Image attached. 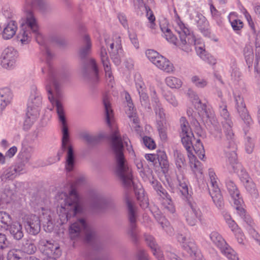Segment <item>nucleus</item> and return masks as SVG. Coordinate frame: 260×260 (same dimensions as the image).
Segmentation results:
<instances>
[{
    "instance_id": "51",
    "label": "nucleus",
    "mask_w": 260,
    "mask_h": 260,
    "mask_svg": "<svg viewBox=\"0 0 260 260\" xmlns=\"http://www.w3.org/2000/svg\"><path fill=\"white\" fill-rule=\"evenodd\" d=\"M17 149L16 147H12L7 151L6 155L9 157H12L16 153Z\"/></svg>"
},
{
    "instance_id": "31",
    "label": "nucleus",
    "mask_w": 260,
    "mask_h": 260,
    "mask_svg": "<svg viewBox=\"0 0 260 260\" xmlns=\"http://www.w3.org/2000/svg\"><path fill=\"white\" fill-rule=\"evenodd\" d=\"M181 128V135H192L193 133L189 126L188 122L186 119L182 117L180 119Z\"/></svg>"
},
{
    "instance_id": "41",
    "label": "nucleus",
    "mask_w": 260,
    "mask_h": 260,
    "mask_svg": "<svg viewBox=\"0 0 260 260\" xmlns=\"http://www.w3.org/2000/svg\"><path fill=\"white\" fill-rule=\"evenodd\" d=\"M226 257L230 260H238V257L235 252L231 249H227L225 252Z\"/></svg>"
},
{
    "instance_id": "49",
    "label": "nucleus",
    "mask_w": 260,
    "mask_h": 260,
    "mask_svg": "<svg viewBox=\"0 0 260 260\" xmlns=\"http://www.w3.org/2000/svg\"><path fill=\"white\" fill-rule=\"evenodd\" d=\"M158 129L159 131V135L160 138L162 140H166L167 138V134L166 132V129L165 128H162L160 126L158 127Z\"/></svg>"
},
{
    "instance_id": "39",
    "label": "nucleus",
    "mask_w": 260,
    "mask_h": 260,
    "mask_svg": "<svg viewBox=\"0 0 260 260\" xmlns=\"http://www.w3.org/2000/svg\"><path fill=\"white\" fill-rule=\"evenodd\" d=\"M101 57L103 66H107V64H109V61L107 56V53L105 49H102L101 52Z\"/></svg>"
},
{
    "instance_id": "5",
    "label": "nucleus",
    "mask_w": 260,
    "mask_h": 260,
    "mask_svg": "<svg viewBox=\"0 0 260 260\" xmlns=\"http://www.w3.org/2000/svg\"><path fill=\"white\" fill-rule=\"evenodd\" d=\"M35 35L36 40L39 43H42L43 38L42 35L38 32V26L36 20L31 13L28 14L27 16L26 22L22 25V28L19 33L17 38L22 44H27L30 39V31Z\"/></svg>"
},
{
    "instance_id": "28",
    "label": "nucleus",
    "mask_w": 260,
    "mask_h": 260,
    "mask_svg": "<svg viewBox=\"0 0 260 260\" xmlns=\"http://www.w3.org/2000/svg\"><path fill=\"white\" fill-rule=\"evenodd\" d=\"M157 159L162 168L167 169L169 167L167 156L164 151L158 150L157 153Z\"/></svg>"
},
{
    "instance_id": "34",
    "label": "nucleus",
    "mask_w": 260,
    "mask_h": 260,
    "mask_svg": "<svg viewBox=\"0 0 260 260\" xmlns=\"http://www.w3.org/2000/svg\"><path fill=\"white\" fill-rule=\"evenodd\" d=\"M143 142L145 145L150 149L155 148V144L154 141L150 137L145 136L143 138Z\"/></svg>"
},
{
    "instance_id": "44",
    "label": "nucleus",
    "mask_w": 260,
    "mask_h": 260,
    "mask_svg": "<svg viewBox=\"0 0 260 260\" xmlns=\"http://www.w3.org/2000/svg\"><path fill=\"white\" fill-rule=\"evenodd\" d=\"M145 157L147 160L153 162L154 164L156 163L157 154H147L145 155Z\"/></svg>"
},
{
    "instance_id": "58",
    "label": "nucleus",
    "mask_w": 260,
    "mask_h": 260,
    "mask_svg": "<svg viewBox=\"0 0 260 260\" xmlns=\"http://www.w3.org/2000/svg\"><path fill=\"white\" fill-rule=\"evenodd\" d=\"M119 19L121 22V24L124 26H126L127 25V20L126 17L123 15H119L118 16Z\"/></svg>"
},
{
    "instance_id": "63",
    "label": "nucleus",
    "mask_w": 260,
    "mask_h": 260,
    "mask_svg": "<svg viewBox=\"0 0 260 260\" xmlns=\"http://www.w3.org/2000/svg\"><path fill=\"white\" fill-rule=\"evenodd\" d=\"M248 24L250 27L252 29V30H255V27H254V24L253 21H251V22H249Z\"/></svg>"
},
{
    "instance_id": "11",
    "label": "nucleus",
    "mask_w": 260,
    "mask_h": 260,
    "mask_svg": "<svg viewBox=\"0 0 260 260\" xmlns=\"http://www.w3.org/2000/svg\"><path fill=\"white\" fill-rule=\"evenodd\" d=\"M16 54V52L12 49L9 48L5 49L1 57L2 66L6 69L11 68L15 63Z\"/></svg>"
},
{
    "instance_id": "16",
    "label": "nucleus",
    "mask_w": 260,
    "mask_h": 260,
    "mask_svg": "<svg viewBox=\"0 0 260 260\" xmlns=\"http://www.w3.org/2000/svg\"><path fill=\"white\" fill-rule=\"evenodd\" d=\"M145 240L147 244L153 251V254L158 258V260H162L163 254L157 248V245L155 244L154 238L150 235L146 236Z\"/></svg>"
},
{
    "instance_id": "55",
    "label": "nucleus",
    "mask_w": 260,
    "mask_h": 260,
    "mask_svg": "<svg viewBox=\"0 0 260 260\" xmlns=\"http://www.w3.org/2000/svg\"><path fill=\"white\" fill-rule=\"evenodd\" d=\"M138 91L140 94L141 101H142V100H143L144 102H146L148 99L147 95L144 92H143V89L140 90V89L138 88Z\"/></svg>"
},
{
    "instance_id": "36",
    "label": "nucleus",
    "mask_w": 260,
    "mask_h": 260,
    "mask_svg": "<svg viewBox=\"0 0 260 260\" xmlns=\"http://www.w3.org/2000/svg\"><path fill=\"white\" fill-rule=\"evenodd\" d=\"M9 246V241L5 234L0 233V249L3 250Z\"/></svg>"
},
{
    "instance_id": "13",
    "label": "nucleus",
    "mask_w": 260,
    "mask_h": 260,
    "mask_svg": "<svg viewBox=\"0 0 260 260\" xmlns=\"http://www.w3.org/2000/svg\"><path fill=\"white\" fill-rule=\"evenodd\" d=\"M9 226V230L14 238L20 240L23 237L22 225L19 222H14Z\"/></svg>"
},
{
    "instance_id": "14",
    "label": "nucleus",
    "mask_w": 260,
    "mask_h": 260,
    "mask_svg": "<svg viewBox=\"0 0 260 260\" xmlns=\"http://www.w3.org/2000/svg\"><path fill=\"white\" fill-rule=\"evenodd\" d=\"M212 187L210 193L213 201L217 207L221 208L223 206V202L218 185Z\"/></svg>"
},
{
    "instance_id": "48",
    "label": "nucleus",
    "mask_w": 260,
    "mask_h": 260,
    "mask_svg": "<svg viewBox=\"0 0 260 260\" xmlns=\"http://www.w3.org/2000/svg\"><path fill=\"white\" fill-rule=\"evenodd\" d=\"M167 100L174 106H176L178 104L177 100L173 95H167Z\"/></svg>"
},
{
    "instance_id": "3",
    "label": "nucleus",
    "mask_w": 260,
    "mask_h": 260,
    "mask_svg": "<svg viewBox=\"0 0 260 260\" xmlns=\"http://www.w3.org/2000/svg\"><path fill=\"white\" fill-rule=\"evenodd\" d=\"M175 29L179 35L180 41L178 43L176 37L173 35L170 29L166 28L162 30L168 41L178 45L182 50L186 52L190 51L191 50V46L195 43L194 36L180 20L177 21Z\"/></svg>"
},
{
    "instance_id": "10",
    "label": "nucleus",
    "mask_w": 260,
    "mask_h": 260,
    "mask_svg": "<svg viewBox=\"0 0 260 260\" xmlns=\"http://www.w3.org/2000/svg\"><path fill=\"white\" fill-rule=\"evenodd\" d=\"M190 207L185 215L186 220L188 225L193 226L201 220L202 213L196 204H190Z\"/></svg>"
},
{
    "instance_id": "15",
    "label": "nucleus",
    "mask_w": 260,
    "mask_h": 260,
    "mask_svg": "<svg viewBox=\"0 0 260 260\" xmlns=\"http://www.w3.org/2000/svg\"><path fill=\"white\" fill-rule=\"evenodd\" d=\"M196 50L198 55L203 60H207L210 63L215 64V59L210 55L205 49L204 44H200L196 47Z\"/></svg>"
},
{
    "instance_id": "23",
    "label": "nucleus",
    "mask_w": 260,
    "mask_h": 260,
    "mask_svg": "<svg viewBox=\"0 0 260 260\" xmlns=\"http://www.w3.org/2000/svg\"><path fill=\"white\" fill-rule=\"evenodd\" d=\"M193 137V134H192V135H189V134L181 135V141L184 147L185 148L187 153H189V152H192V138Z\"/></svg>"
},
{
    "instance_id": "32",
    "label": "nucleus",
    "mask_w": 260,
    "mask_h": 260,
    "mask_svg": "<svg viewBox=\"0 0 260 260\" xmlns=\"http://www.w3.org/2000/svg\"><path fill=\"white\" fill-rule=\"evenodd\" d=\"M191 80L192 82L199 88H204L208 84L206 79L201 78L197 75L192 76Z\"/></svg>"
},
{
    "instance_id": "6",
    "label": "nucleus",
    "mask_w": 260,
    "mask_h": 260,
    "mask_svg": "<svg viewBox=\"0 0 260 260\" xmlns=\"http://www.w3.org/2000/svg\"><path fill=\"white\" fill-rule=\"evenodd\" d=\"M70 235L72 239L84 235L85 240L88 242L91 241L93 237L92 230L83 219L78 220L70 226Z\"/></svg>"
},
{
    "instance_id": "60",
    "label": "nucleus",
    "mask_w": 260,
    "mask_h": 260,
    "mask_svg": "<svg viewBox=\"0 0 260 260\" xmlns=\"http://www.w3.org/2000/svg\"><path fill=\"white\" fill-rule=\"evenodd\" d=\"M155 189L157 191H159L160 192L162 193V194L165 195V190L162 188L161 185H159L157 184V186Z\"/></svg>"
},
{
    "instance_id": "50",
    "label": "nucleus",
    "mask_w": 260,
    "mask_h": 260,
    "mask_svg": "<svg viewBox=\"0 0 260 260\" xmlns=\"http://www.w3.org/2000/svg\"><path fill=\"white\" fill-rule=\"evenodd\" d=\"M90 65L91 66V69H92L93 71L94 72L95 75L97 76L98 73V69L97 68V66L96 65L95 62L94 60L91 59L89 61Z\"/></svg>"
},
{
    "instance_id": "8",
    "label": "nucleus",
    "mask_w": 260,
    "mask_h": 260,
    "mask_svg": "<svg viewBox=\"0 0 260 260\" xmlns=\"http://www.w3.org/2000/svg\"><path fill=\"white\" fill-rule=\"evenodd\" d=\"M229 192L234 201V204L236 206V209L238 214L242 218L248 223H251V219L248 215L246 214V212L243 207V201L240 197L239 190L234 185L233 183H230L228 186Z\"/></svg>"
},
{
    "instance_id": "33",
    "label": "nucleus",
    "mask_w": 260,
    "mask_h": 260,
    "mask_svg": "<svg viewBox=\"0 0 260 260\" xmlns=\"http://www.w3.org/2000/svg\"><path fill=\"white\" fill-rule=\"evenodd\" d=\"M146 10H147L146 16L148 18V19L149 20V21L150 22L149 27L151 29H155V26L156 25L155 23V16H154L152 11L150 9H149L148 10L147 9Z\"/></svg>"
},
{
    "instance_id": "22",
    "label": "nucleus",
    "mask_w": 260,
    "mask_h": 260,
    "mask_svg": "<svg viewBox=\"0 0 260 260\" xmlns=\"http://www.w3.org/2000/svg\"><path fill=\"white\" fill-rule=\"evenodd\" d=\"M227 223L232 231L235 233V235L239 242L242 243L243 241L244 236L241 232V230L238 228V226L237 223L234 220H230V222H228Z\"/></svg>"
},
{
    "instance_id": "26",
    "label": "nucleus",
    "mask_w": 260,
    "mask_h": 260,
    "mask_svg": "<svg viewBox=\"0 0 260 260\" xmlns=\"http://www.w3.org/2000/svg\"><path fill=\"white\" fill-rule=\"evenodd\" d=\"M11 220V216L6 212H0V228L8 229L9 223Z\"/></svg>"
},
{
    "instance_id": "53",
    "label": "nucleus",
    "mask_w": 260,
    "mask_h": 260,
    "mask_svg": "<svg viewBox=\"0 0 260 260\" xmlns=\"http://www.w3.org/2000/svg\"><path fill=\"white\" fill-rule=\"evenodd\" d=\"M125 99L127 100V105L129 107V110L131 111V110H133L134 106L133 104L132 103V100L131 99L130 95L129 94L126 93L125 94Z\"/></svg>"
},
{
    "instance_id": "24",
    "label": "nucleus",
    "mask_w": 260,
    "mask_h": 260,
    "mask_svg": "<svg viewBox=\"0 0 260 260\" xmlns=\"http://www.w3.org/2000/svg\"><path fill=\"white\" fill-rule=\"evenodd\" d=\"M211 240L219 247L222 248L226 245V242L222 236L216 232H213L210 235Z\"/></svg>"
},
{
    "instance_id": "56",
    "label": "nucleus",
    "mask_w": 260,
    "mask_h": 260,
    "mask_svg": "<svg viewBox=\"0 0 260 260\" xmlns=\"http://www.w3.org/2000/svg\"><path fill=\"white\" fill-rule=\"evenodd\" d=\"M42 214L43 216H45L46 218V219L48 221H50V211L49 210H48V209H44V208H42Z\"/></svg>"
},
{
    "instance_id": "25",
    "label": "nucleus",
    "mask_w": 260,
    "mask_h": 260,
    "mask_svg": "<svg viewBox=\"0 0 260 260\" xmlns=\"http://www.w3.org/2000/svg\"><path fill=\"white\" fill-rule=\"evenodd\" d=\"M126 203L128 209L129 219L131 223L132 226H134L136 222L135 207L133 202L129 199L127 200Z\"/></svg>"
},
{
    "instance_id": "46",
    "label": "nucleus",
    "mask_w": 260,
    "mask_h": 260,
    "mask_svg": "<svg viewBox=\"0 0 260 260\" xmlns=\"http://www.w3.org/2000/svg\"><path fill=\"white\" fill-rule=\"evenodd\" d=\"M105 71V74L106 77H108L109 78V81L111 82L112 80V73L110 70V67H109V64H107V66H104Z\"/></svg>"
},
{
    "instance_id": "19",
    "label": "nucleus",
    "mask_w": 260,
    "mask_h": 260,
    "mask_svg": "<svg viewBox=\"0 0 260 260\" xmlns=\"http://www.w3.org/2000/svg\"><path fill=\"white\" fill-rule=\"evenodd\" d=\"M238 15L236 12H231L229 16V20L234 30H240L244 26L243 22L237 19Z\"/></svg>"
},
{
    "instance_id": "18",
    "label": "nucleus",
    "mask_w": 260,
    "mask_h": 260,
    "mask_svg": "<svg viewBox=\"0 0 260 260\" xmlns=\"http://www.w3.org/2000/svg\"><path fill=\"white\" fill-rule=\"evenodd\" d=\"M187 156L189 159V164L192 170L194 173L201 172V163L197 159L193 152L188 153Z\"/></svg>"
},
{
    "instance_id": "20",
    "label": "nucleus",
    "mask_w": 260,
    "mask_h": 260,
    "mask_svg": "<svg viewBox=\"0 0 260 260\" xmlns=\"http://www.w3.org/2000/svg\"><path fill=\"white\" fill-rule=\"evenodd\" d=\"M39 244L42 247V249L47 254H51L54 250L59 249V247L57 245H54L50 241L44 239L40 240Z\"/></svg>"
},
{
    "instance_id": "21",
    "label": "nucleus",
    "mask_w": 260,
    "mask_h": 260,
    "mask_svg": "<svg viewBox=\"0 0 260 260\" xmlns=\"http://www.w3.org/2000/svg\"><path fill=\"white\" fill-rule=\"evenodd\" d=\"M193 150L195 153L197 154L199 158L201 160H205V152L204 146L200 140L198 139L197 140L196 143L194 146L192 145V149Z\"/></svg>"
},
{
    "instance_id": "1",
    "label": "nucleus",
    "mask_w": 260,
    "mask_h": 260,
    "mask_svg": "<svg viewBox=\"0 0 260 260\" xmlns=\"http://www.w3.org/2000/svg\"><path fill=\"white\" fill-rule=\"evenodd\" d=\"M103 103L106 112V121L112 133L110 136V142L116 159V174L125 186H129L133 182L132 170L125 163L123 156L122 140L115 121L109 99L107 97L104 98Z\"/></svg>"
},
{
    "instance_id": "7",
    "label": "nucleus",
    "mask_w": 260,
    "mask_h": 260,
    "mask_svg": "<svg viewBox=\"0 0 260 260\" xmlns=\"http://www.w3.org/2000/svg\"><path fill=\"white\" fill-rule=\"evenodd\" d=\"M146 54L148 58L157 68L167 73L174 71L173 64L166 58L153 50H148Z\"/></svg>"
},
{
    "instance_id": "61",
    "label": "nucleus",
    "mask_w": 260,
    "mask_h": 260,
    "mask_svg": "<svg viewBox=\"0 0 260 260\" xmlns=\"http://www.w3.org/2000/svg\"><path fill=\"white\" fill-rule=\"evenodd\" d=\"M225 220L226 222V223L230 222V220H232V217L231 215L228 213H225L224 215Z\"/></svg>"
},
{
    "instance_id": "45",
    "label": "nucleus",
    "mask_w": 260,
    "mask_h": 260,
    "mask_svg": "<svg viewBox=\"0 0 260 260\" xmlns=\"http://www.w3.org/2000/svg\"><path fill=\"white\" fill-rule=\"evenodd\" d=\"M210 10L212 14V15L213 17H214L215 18H218L220 17V13L218 11V10H216L215 7L213 5H211L210 6Z\"/></svg>"
},
{
    "instance_id": "40",
    "label": "nucleus",
    "mask_w": 260,
    "mask_h": 260,
    "mask_svg": "<svg viewBox=\"0 0 260 260\" xmlns=\"http://www.w3.org/2000/svg\"><path fill=\"white\" fill-rule=\"evenodd\" d=\"M179 189L183 196H186L188 194V186L185 182L180 183Z\"/></svg>"
},
{
    "instance_id": "17",
    "label": "nucleus",
    "mask_w": 260,
    "mask_h": 260,
    "mask_svg": "<svg viewBox=\"0 0 260 260\" xmlns=\"http://www.w3.org/2000/svg\"><path fill=\"white\" fill-rule=\"evenodd\" d=\"M11 98V92L9 88H5L0 90V112L5 109Z\"/></svg>"
},
{
    "instance_id": "54",
    "label": "nucleus",
    "mask_w": 260,
    "mask_h": 260,
    "mask_svg": "<svg viewBox=\"0 0 260 260\" xmlns=\"http://www.w3.org/2000/svg\"><path fill=\"white\" fill-rule=\"evenodd\" d=\"M129 117L133 121V122L136 124V127L138 126V123H139V119L138 117L135 115V113L132 112V115H131L130 113H128Z\"/></svg>"
},
{
    "instance_id": "29",
    "label": "nucleus",
    "mask_w": 260,
    "mask_h": 260,
    "mask_svg": "<svg viewBox=\"0 0 260 260\" xmlns=\"http://www.w3.org/2000/svg\"><path fill=\"white\" fill-rule=\"evenodd\" d=\"M166 82L168 86L172 88H178L182 85L181 81L174 77H169L166 79Z\"/></svg>"
},
{
    "instance_id": "37",
    "label": "nucleus",
    "mask_w": 260,
    "mask_h": 260,
    "mask_svg": "<svg viewBox=\"0 0 260 260\" xmlns=\"http://www.w3.org/2000/svg\"><path fill=\"white\" fill-rule=\"evenodd\" d=\"M209 175L210 178L212 187L218 186L217 178L214 172L210 169L209 171Z\"/></svg>"
},
{
    "instance_id": "59",
    "label": "nucleus",
    "mask_w": 260,
    "mask_h": 260,
    "mask_svg": "<svg viewBox=\"0 0 260 260\" xmlns=\"http://www.w3.org/2000/svg\"><path fill=\"white\" fill-rule=\"evenodd\" d=\"M244 14L245 17H246L248 22H249L250 21L251 22V21H252L251 16L250 15V14L248 13V12L246 10H244Z\"/></svg>"
},
{
    "instance_id": "35",
    "label": "nucleus",
    "mask_w": 260,
    "mask_h": 260,
    "mask_svg": "<svg viewBox=\"0 0 260 260\" xmlns=\"http://www.w3.org/2000/svg\"><path fill=\"white\" fill-rule=\"evenodd\" d=\"M84 41L85 42V48L83 49L80 51V54L81 55H85L87 54L91 47V43L90 42L88 36H85L84 38Z\"/></svg>"
},
{
    "instance_id": "43",
    "label": "nucleus",
    "mask_w": 260,
    "mask_h": 260,
    "mask_svg": "<svg viewBox=\"0 0 260 260\" xmlns=\"http://www.w3.org/2000/svg\"><path fill=\"white\" fill-rule=\"evenodd\" d=\"M121 46V40L119 37H115V43H112L110 45V47L112 49L115 47L117 49H118L120 48Z\"/></svg>"
},
{
    "instance_id": "57",
    "label": "nucleus",
    "mask_w": 260,
    "mask_h": 260,
    "mask_svg": "<svg viewBox=\"0 0 260 260\" xmlns=\"http://www.w3.org/2000/svg\"><path fill=\"white\" fill-rule=\"evenodd\" d=\"M139 260H148L147 255L144 251H140L139 254Z\"/></svg>"
},
{
    "instance_id": "4",
    "label": "nucleus",
    "mask_w": 260,
    "mask_h": 260,
    "mask_svg": "<svg viewBox=\"0 0 260 260\" xmlns=\"http://www.w3.org/2000/svg\"><path fill=\"white\" fill-rule=\"evenodd\" d=\"M55 199L60 205V212L64 214L67 219L71 214L75 215L81 210L79 198L73 185L70 187L69 195L66 192H61L56 196Z\"/></svg>"
},
{
    "instance_id": "42",
    "label": "nucleus",
    "mask_w": 260,
    "mask_h": 260,
    "mask_svg": "<svg viewBox=\"0 0 260 260\" xmlns=\"http://www.w3.org/2000/svg\"><path fill=\"white\" fill-rule=\"evenodd\" d=\"M241 180L244 183H245L246 187H247V184H250L251 186H254V184L252 181H250V178L246 173L243 174V176L241 177Z\"/></svg>"
},
{
    "instance_id": "47",
    "label": "nucleus",
    "mask_w": 260,
    "mask_h": 260,
    "mask_svg": "<svg viewBox=\"0 0 260 260\" xmlns=\"http://www.w3.org/2000/svg\"><path fill=\"white\" fill-rule=\"evenodd\" d=\"M34 118H32L31 119L30 117H27L24 123V127L25 129H28L30 127V126L32 125L34 122Z\"/></svg>"
},
{
    "instance_id": "30",
    "label": "nucleus",
    "mask_w": 260,
    "mask_h": 260,
    "mask_svg": "<svg viewBox=\"0 0 260 260\" xmlns=\"http://www.w3.org/2000/svg\"><path fill=\"white\" fill-rule=\"evenodd\" d=\"M23 256V252L19 249H13L10 250L7 254L8 260H21Z\"/></svg>"
},
{
    "instance_id": "52",
    "label": "nucleus",
    "mask_w": 260,
    "mask_h": 260,
    "mask_svg": "<svg viewBox=\"0 0 260 260\" xmlns=\"http://www.w3.org/2000/svg\"><path fill=\"white\" fill-rule=\"evenodd\" d=\"M36 250V247L33 244H29L28 245L27 248L26 249L27 253L29 254H32Z\"/></svg>"
},
{
    "instance_id": "2",
    "label": "nucleus",
    "mask_w": 260,
    "mask_h": 260,
    "mask_svg": "<svg viewBox=\"0 0 260 260\" xmlns=\"http://www.w3.org/2000/svg\"><path fill=\"white\" fill-rule=\"evenodd\" d=\"M52 85H47L48 99L53 105H55L57 113L62 124L63 137L62 141V147L64 149L68 146L69 141V133L67 124L64 114L63 107L60 102V93L57 82L54 79L51 80Z\"/></svg>"
},
{
    "instance_id": "38",
    "label": "nucleus",
    "mask_w": 260,
    "mask_h": 260,
    "mask_svg": "<svg viewBox=\"0 0 260 260\" xmlns=\"http://www.w3.org/2000/svg\"><path fill=\"white\" fill-rule=\"evenodd\" d=\"M185 159L182 154L177 153L176 158V163L178 168H181L184 165Z\"/></svg>"
},
{
    "instance_id": "12",
    "label": "nucleus",
    "mask_w": 260,
    "mask_h": 260,
    "mask_svg": "<svg viewBox=\"0 0 260 260\" xmlns=\"http://www.w3.org/2000/svg\"><path fill=\"white\" fill-rule=\"evenodd\" d=\"M17 24L14 21H9L4 27L2 32V37L8 40L13 38L17 30Z\"/></svg>"
},
{
    "instance_id": "9",
    "label": "nucleus",
    "mask_w": 260,
    "mask_h": 260,
    "mask_svg": "<svg viewBox=\"0 0 260 260\" xmlns=\"http://www.w3.org/2000/svg\"><path fill=\"white\" fill-rule=\"evenodd\" d=\"M25 228L27 232L31 235H36L40 231V220L36 215H30L26 218Z\"/></svg>"
},
{
    "instance_id": "64",
    "label": "nucleus",
    "mask_w": 260,
    "mask_h": 260,
    "mask_svg": "<svg viewBox=\"0 0 260 260\" xmlns=\"http://www.w3.org/2000/svg\"><path fill=\"white\" fill-rule=\"evenodd\" d=\"M85 139L87 141L90 142L92 140V138L89 136H86L85 137Z\"/></svg>"
},
{
    "instance_id": "62",
    "label": "nucleus",
    "mask_w": 260,
    "mask_h": 260,
    "mask_svg": "<svg viewBox=\"0 0 260 260\" xmlns=\"http://www.w3.org/2000/svg\"><path fill=\"white\" fill-rule=\"evenodd\" d=\"M41 3V0H34L32 5L35 6L36 5H40Z\"/></svg>"
},
{
    "instance_id": "27",
    "label": "nucleus",
    "mask_w": 260,
    "mask_h": 260,
    "mask_svg": "<svg viewBox=\"0 0 260 260\" xmlns=\"http://www.w3.org/2000/svg\"><path fill=\"white\" fill-rule=\"evenodd\" d=\"M74 165V156L73 150L71 146H69L68 149L66 169L70 171L73 170Z\"/></svg>"
}]
</instances>
